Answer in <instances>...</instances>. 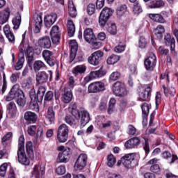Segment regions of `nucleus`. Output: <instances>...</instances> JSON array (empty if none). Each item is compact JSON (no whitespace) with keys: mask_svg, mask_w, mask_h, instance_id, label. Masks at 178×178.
Here are the masks:
<instances>
[{"mask_svg":"<svg viewBox=\"0 0 178 178\" xmlns=\"http://www.w3.org/2000/svg\"><path fill=\"white\" fill-rule=\"evenodd\" d=\"M15 98H17V105L21 108H24V105H26V96L23 90L19 89V85H14L13 86L8 95L6 96V100L9 102L15 99Z\"/></svg>","mask_w":178,"mask_h":178,"instance_id":"f257e3e1","label":"nucleus"},{"mask_svg":"<svg viewBox=\"0 0 178 178\" xmlns=\"http://www.w3.org/2000/svg\"><path fill=\"white\" fill-rule=\"evenodd\" d=\"M68 111L74 118L70 115L67 114L65 117V122L67 123V124H70V126H77L81 115V113H80L79 110L77 109V104L74 102L71 103L68 108Z\"/></svg>","mask_w":178,"mask_h":178,"instance_id":"f03ea898","label":"nucleus"},{"mask_svg":"<svg viewBox=\"0 0 178 178\" xmlns=\"http://www.w3.org/2000/svg\"><path fill=\"white\" fill-rule=\"evenodd\" d=\"M67 147L61 153L58 154V159L60 162L66 163L69 162V159L72 156L71 148H76V142L73 140H69L67 143Z\"/></svg>","mask_w":178,"mask_h":178,"instance_id":"7ed1b4c3","label":"nucleus"},{"mask_svg":"<svg viewBox=\"0 0 178 178\" xmlns=\"http://www.w3.org/2000/svg\"><path fill=\"white\" fill-rule=\"evenodd\" d=\"M69 138V127L66 124H60L57 129L58 143H66Z\"/></svg>","mask_w":178,"mask_h":178,"instance_id":"20e7f679","label":"nucleus"},{"mask_svg":"<svg viewBox=\"0 0 178 178\" xmlns=\"http://www.w3.org/2000/svg\"><path fill=\"white\" fill-rule=\"evenodd\" d=\"M113 92L116 97H126L127 90L124 83L120 81H116L113 86Z\"/></svg>","mask_w":178,"mask_h":178,"instance_id":"39448f33","label":"nucleus"},{"mask_svg":"<svg viewBox=\"0 0 178 178\" xmlns=\"http://www.w3.org/2000/svg\"><path fill=\"white\" fill-rule=\"evenodd\" d=\"M105 91V83L102 81L91 83L88 87V94H97Z\"/></svg>","mask_w":178,"mask_h":178,"instance_id":"423d86ee","label":"nucleus"},{"mask_svg":"<svg viewBox=\"0 0 178 178\" xmlns=\"http://www.w3.org/2000/svg\"><path fill=\"white\" fill-rule=\"evenodd\" d=\"M49 74L45 72V71L39 72L36 74V83L37 84H44V83H47L48 81V79H49V81H52V71L49 70L48 71Z\"/></svg>","mask_w":178,"mask_h":178,"instance_id":"0eeeda50","label":"nucleus"},{"mask_svg":"<svg viewBox=\"0 0 178 178\" xmlns=\"http://www.w3.org/2000/svg\"><path fill=\"white\" fill-rule=\"evenodd\" d=\"M144 65L146 70L152 72L155 69V66H156V56H155V54L150 53L148 57L145 59Z\"/></svg>","mask_w":178,"mask_h":178,"instance_id":"6e6552de","label":"nucleus"},{"mask_svg":"<svg viewBox=\"0 0 178 178\" xmlns=\"http://www.w3.org/2000/svg\"><path fill=\"white\" fill-rule=\"evenodd\" d=\"M103 56L104 52H102V51L98 50L95 51L90 56L88 57V63H90V65H92L93 66H98V65L101 63Z\"/></svg>","mask_w":178,"mask_h":178,"instance_id":"1a4fd4ad","label":"nucleus"},{"mask_svg":"<svg viewBox=\"0 0 178 178\" xmlns=\"http://www.w3.org/2000/svg\"><path fill=\"white\" fill-rule=\"evenodd\" d=\"M88 159V156L86 154H81L77 158L74 168L76 170H83L86 166H87V161Z\"/></svg>","mask_w":178,"mask_h":178,"instance_id":"9d476101","label":"nucleus"},{"mask_svg":"<svg viewBox=\"0 0 178 178\" xmlns=\"http://www.w3.org/2000/svg\"><path fill=\"white\" fill-rule=\"evenodd\" d=\"M62 91L61 93V101L64 104H70L72 99H73V92L72 90L67 87H65L63 89H60Z\"/></svg>","mask_w":178,"mask_h":178,"instance_id":"9b49d317","label":"nucleus"},{"mask_svg":"<svg viewBox=\"0 0 178 178\" xmlns=\"http://www.w3.org/2000/svg\"><path fill=\"white\" fill-rule=\"evenodd\" d=\"M152 92V86L147 85L146 88H142L139 91V101H147L148 97L151 96Z\"/></svg>","mask_w":178,"mask_h":178,"instance_id":"f8f14e48","label":"nucleus"},{"mask_svg":"<svg viewBox=\"0 0 178 178\" xmlns=\"http://www.w3.org/2000/svg\"><path fill=\"white\" fill-rule=\"evenodd\" d=\"M53 55L54 53L51 51L44 50L42 51V58L50 67H54V66L57 63L56 58H51Z\"/></svg>","mask_w":178,"mask_h":178,"instance_id":"ddd939ff","label":"nucleus"},{"mask_svg":"<svg viewBox=\"0 0 178 178\" xmlns=\"http://www.w3.org/2000/svg\"><path fill=\"white\" fill-rule=\"evenodd\" d=\"M83 37L85 41H86V42L88 44H92L93 45H95V43H97V37H95L92 29L90 28L86 29L84 31Z\"/></svg>","mask_w":178,"mask_h":178,"instance_id":"4468645a","label":"nucleus"},{"mask_svg":"<svg viewBox=\"0 0 178 178\" xmlns=\"http://www.w3.org/2000/svg\"><path fill=\"white\" fill-rule=\"evenodd\" d=\"M106 74V71L104 70V67H102L99 70L92 71L89 74V76L84 79L85 81H90L93 79H99L100 77H104Z\"/></svg>","mask_w":178,"mask_h":178,"instance_id":"2eb2a0df","label":"nucleus"},{"mask_svg":"<svg viewBox=\"0 0 178 178\" xmlns=\"http://www.w3.org/2000/svg\"><path fill=\"white\" fill-rule=\"evenodd\" d=\"M17 161L21 165H24L25 166H29L30 165V159L27 158L26 155V152L24 150H17Z\"/></svg>","mask_w":178,"mask_h":178,"instance_id":"dca6fc26","label":"nucleus"},{"mask_svg":"<svg viewBox=\"0 0 178 178\" xmlns=\"http://www.w3.org/2000/svg\"><path fill=\"white\" fill-rule=\"evenodd\" d=\"M142 113H143V125L144 127L148 124V115L149 113V105L147 103H143L141 106Z\"/></svg>","mask_w":178,"mask_h":178,"instance_id":"f3484780","label":"nucleus"},{"mask_svg":"<svg viewBox=\"0 0 178 178\" xmlns=\"http://www.w3.org/2000/svg\"><path fill=\"white\" fill-rule=\"evenodd\" d=\"M141 140L138 137H134L128 140L125 144L124 147L127 149H130L131 148H137L140 145Z\"/></svg>","mask_w":178,"mask_h":178,"instance_id":"a211bd4d","label":"nucleus"},{"mask_svg":"<svg viewBox=\"0 0 178 178\" xmlns=\"http://www.w3.org/2000/svg\"><path fill=\"white\" fill-rule=\"evenodd\" d=\"M24 119L29 124H33L37 122L38 117L35 113L31 111H26L24 113Z\"/></svg>","mask_w":178,"mask_h":178,"instance_id":"6ab92c4d","label":"nucleus"},{"mask_svg":"<svg viewBox=\"0 0 178 178\" xmlns=\"http://www.w3.org/2000/svg\"><path fill=\"white\" fill-rule=\"evenodd\" d=\"M87 71V66L86 65H79L75 66L72 71V74L74 77H78V76H81L84 74Z\"/></svg>","mask_w":178,"mask_h":178,"instance_id":"aec40b11","label":"nucleus"},{"mask_svg":"<svg viewBox=\"0 0 178 178\" xmlns=\"http://www.w3.org/2000/svg\"><path fill=\"white\" fill-rule=\"evenodd\" d=\"M134 154H127L122 156V165L125 168H130L131 166V162L134 161Z\"/></svg>","mask_w":178,"mask_h":178,"instance_id":"412c9836","label":"nucleus"},{"mask_svg":"<svg viewBox=\"0 0 178 178\" xmlns=\"http://www.w3.org/2000/svg\"><path fill=\"white\" fill-rule=\"evenodd\" d=\"M10 16V8H7L0 12V24H5L9 20Z\"/></svg>","mask_w":178,"mask_h":178,"instance_id":"4be33fe9","label":"nucleus"},{"mask_svg":"<svg viewBox=\"0 0 178 178\" xmlns=\"http://www.w3.org/2000/svg\"><path fill=\"white\" fill-rule=\"evenodd\" d=\"M81 116H80V122L81 126L84 127L86 124H88L90 122V113L87 111H80Z\"/></svg>","mask_w":178,"mask_h":178,"instance_id":"5701e85b","label":"nucleus"},{"mask_svg":"<svg viewBox=\"0 0 178 178\" xmlns=\"http://www.w3.org/2000/svg\"><path fill=\"white\" fill-rule=\"evenodd\" d=\"M57 16L56 14H53L44 17V26L47 29H49L55 22H56Z\"/></svg>","mask_w":178,"mask_h":178,"instance_id":"b1692460","label":"nucleus"},{"mask_svg":"<svg viewBox=\"0 0 178 178\" xmlns=\"http://www.w3.org/2000/svg\"><path fill=\"white\" fill-rule=\"evenodd\" d=\"M31 173L32 176H35V178H43L42 176H44L45 171L44 168H40V165H35Z\"/></svg>","mask_w":178,"mask_h":178,"instance_id":"393cba45","label":"nucleus"},{"mask_svg":"<svg viewBox=\"0 0 178 178\" xmlns=\"http://www.w3.org/2000/svg\"><path fill=\"white\" fill-rule=\"evenodd\" d=\"M68 13L71 17H76L77 16V9H76L73 1H70L68 3Z\"/></svg>","mask_w":178,"mask_h":178,"instance_id":"a878e982","label":"nucleus"},{"mask_svg":"<svg viewBox=\"0 0 178 178\" xmlns=\"http://www.w3.org/2000/svg\"><path fill=\"white\" fill-rule=\"evenodd\" d=\"M32 67H33L35 73H38V72H40L41 69H47V65H45V63H44V62L41 60H36L34 62Z\"/></svg>","mask_w":178,"mask_h":178,"instance_id":"bb28decb","label":"nucleus"},{"mask_svg":"<svg viewBox=\"0 0 178 178\" xmlns=\"http://www.w3.org/2000/svg\"><path fill=\"white\" fill-rule=\"evenodd\" d=\"M46 118L49 120L50 124L55 122V111L54 110V107L49 106L48 108Z\"/></svg>","mask_w":178,"mask_h":178,"instance_id":"cd10ccee","label":"nucleus"},{"mask_svg":"<svg viewBox=\"0 0 178 178\" xmlns=\"http://www.w3.org/2000/svg\"><path fill=\"white\" fill-rule=\"evenodd\" d=\"M26 151L30 159L34 158V149H33V142L29 141L26 144Z\"/></svg>","mask_w":178,"mask_h":178,"instance_id":"c85d7f7f","label":"nucleus"},{"mask_svg":"<svg viewBox=\"0 0 178 178\" xmlns=\"http://www.w3.org/2000/svg\"><path fill=\"white\" fill-rule=\"evenodd\" d=\"M4 34L6 35V37H7L8 41L10 42H12L13 44L15 41V35H13V33L9 30V27L8 26H5L3 28Z\"/></svg>","mask_w":178,"mask_h":178,"instance_id":"c756f323","label":"nucleus"},{"mask_svg":"<svg viewBox=\"0 0 178 178\" xmlns=\"http://www.w3.org/2000/svg\"><path fill=\"white\" fill-rule=\"evenodd\" d=\"M42 27V17L38 15L35 19V33H40Z\"/></svg>","mask_w":178,"mask_h":178,"instance_id":"7c9ffc66","label":"nucleus"},{"mask_svg":"<svg viewBox=\"0 0 178 178\" xmlns=\"http://www.w3.org/2000/svg\"><path fill=\"white\" fill-rule=\"evenodd\" d=\"M149 17L156 23H165V19L161 14H149Z\"/></svg>","mask_w":178,"mask_h":178,"instance_id":"2f4dec72","label":"nucleus"},{"mask_svg":"<svg viewBox=\"0 0 178 178\" xmlns=\"http://www.w3.org/2000/svg\"><path fill=\"white\" fill-rule=\"evenodd\" d=\"M163 5H165V3L162 0H151L149 8H150V9H156V8H161Z\"/></svg>","mask_w":178,"mask_h":178,"instance_id":"473e14b6","label":"nucleus"},{"mask_svg":"<svg viewBox=\"0 0 178 178\" xmlns=\"http://www.w3.org/2000/svg\"><path fill=\"white\" fill-rule=\"evenodd\" d=\"M163 33H165V27L162 25H159L155 29H154V34L159 40H161V38H163Z\"/></svg>","mask_w":178,"mask_h":178,"instance_id":"72a5a7b5","label":"nucleus"},{"mask_svg":"<svg viewBox=\"0 0 178 178\" xmlns=\"http://www.w3.org/2000/svg\"><path fill=\"white\" fill-rule=\"evenodd\" d=\"M8 113L10 115L11 118H15L17 113V108H16V104L13 102H10L8 106Z\"/></svg>","mask_w":178,"mask_h":178,"instance_id":"f704fd0d","label":"nucleus"},{"mask_svg":"<svg viewBox=\"0 0 178 178\" xmlns=\"http://www.w3.org/2000/svg\"><path fill=\"white\" fill-rule=\"evenodd\" d=\"M67 28L69 36L73 37L74 35V33L76 32V26H74L73 21L68 20Z\"/></svg>","mask_w":178,"mask_h":178,"instance_id":"c9c22d12","label":"nucleus"},{"mask_svg":"<svg viewBox=\"0 0 178 178\" xmlns=\"http://www.w3.org/2000/svg\"><path fill=\"white\" fill-rule=\"evenodd\" d=\"M12 23L14 26V30H17L19 27H20V24H22V16L20 14H17L16 17L13 19Z\"/></svg>","mask_w":178,"mask_h":178,"instance_id":"e433bc0d","label":"nucleus"},{"mask_svg":"<svg viewBox=\"0 0 178 178\" xmlns=\"http://www.w3.org/2000/svg\"><path fill=\"white\" fill-rule=\"evenodd\" d=\"M120 60V56L116 54H112L107 58L108 65H115V63H118Z\"/></svg>","mask_w":178,"mask_h":178,"instance_id":"4c0bfd02","label":"nucleus"},{"mask_svg":"<svg viewBox=\"0 0 178 178\" xmlns=\"http://www.w3.org/2000/svg\"><path fill=\"white\" fill-rule=\"evenodd\" d=\"M76 94L81 97H86V94H87V87H86V85L79 87L76 90Z\"/></svg>","mask_w":178,"mask_h":178,"instance_id":"58836bf2","label":"nucleus"},{"mask_svg":"<svg viewBox=\"0 0 178 178\" xmlns=\"http://www.w3.org/2000/svg\"><path fill=\"white\" fill-rule=\"evenodd\" d=\"M115 105H116V99L111 98L108 103V115H112L113 111H115Z\"/></svg>","mask_w":178,"mask_h":178,"instance_id":"ea45409f","label":"nucleus"},{"mask_svg":"<svg viewBox=\"0 0 178 178\" xmlns=\"http://www.w3.org/2000/svg\"><path fill=\"white\" fill-rule=\"evenodd\" d=\"M38 45H51V38L49 36L43 37L38 40Z\"/></svg>","mask_w":178,"mask_h":178,"instance_id":"a19ab883","label":"nucleus"},{"mask_svg":"<svg viewBox=\"0 0 178 178\" xmlns=\"http://www.w3.org/2000/svg\"><path fill=\"white\" fill-rule=\"evenodd\" d=\"M127 12V6L126 5H121L117 8L116 13L118 16H123L125 13Z\"/></svg>","mask_w":178,"mask_h":178,"instance_id":"79ce46f5","label":"nucleus"},{"mask_svg":"<svg viewBox=\"0 0 178 178\" xmlns=\"http://www.w3.org/2000/svg\"><path fill=\"white\" fill-rule=\"evenodd\" d=\"M113 14V11H112V10L108 7L103 8V10L100 13V15L108 19L111 17V16H112Z\"/></svg>","mask_w":178,"mask_h":178,"instance_id":"37998d69","label":"nucleus"},{"mask_svg":"<svg viewBox=\"0 0 178 178\" xmlns=\"http://www.w3.org/2000/svg\"><path fill=\"white\" fill-rule=\"evenodd\" d=\"M24 64V56H19L18 61L15 66V70H20L23 68V65Z\"/></svg>","mask_w":178,"mask_h":178,"instance_id":"c03bdc74","label":"nucleus"},{"mask_svg":"<svg viewBox=\"0 0 178 178\" xmlns=\"http://www.w3.org/2000/svg\"><path fill=\"white\" fill-rule=\"evenodd\" d=\"M97 41L95 43V45H102V43L99 41H104V40H105V38H106V34H105V33L104 32H100L98 35H97Z\"/></svg>","mask_w":178,"mask_h":178,"instance_id":"a18cd8bd","label":"nucleus"},{"mask_svg":"<svg viewBox=\"0 0 178 178\" xmlns=\"http://www.w3.org/2000/svg\"><path fill=\"white\" fill-rule=\"evenodd\" d=\"M107 31L109 33V34H111L112 35H115V34L118 33V29L116 28L115 24H111L108 28Z\"/></svg>","mask_w":178,"mask_h":178,"instance_id":"49530a36","label":"nucleus"},{"mask_svg":"<svg viewBox=\"0 0 178 178\" xmlns=\"http://www.w3.org/2000/svg\"><path fill=\"white\" fill-rule=\"evenodd\" d=\"M165 40L166 45H175V44H176L175 38H172L170 34H167V35L165 37Z\"/></svg>","mask_w":178,"mask_h":178,"instance_id":"de8ad7c7","label":"nucleus"},{"mask_svg":"<svg viewBox=\"0 0 178 178\" xmlns=\"http://www.w3.org/2000/svg\"><path fill=\"white\" fill-rule=\"evenodd\" d=\"M6 170H8V164L6 163L0 165V177H5L6 176Z\"/></svg>","mask_w":178,"mask_h":178,"instance_id":"09e8293b","label":"nucleus"},{"mask_svg":"<svg viewBox=\"0 0 178 178\" xmlns=\"http://www.w3.org/2000/svg\"><path fill=\"white\" fill-rule=\"evenodd\" d=\"M55 172L58 176H62L66 173V167H65V165H60L56 168Z\"/></svg>","mask_w":178,"mask_h":178,"instance_id":"8fccbe9b","label":"nucleus"},{"mask_svg":"<svg viewBox=\"0 0 178 178\" xmlns=\"http://www.w3.org/2000/svg\"><path fill=\"white\" fill-rule=\"evenodd\" d=\"M17 151H24V136H21L19 138Z\"/></svg>","mask_w":178,"mask_h":178,"instance_id":"3c124183","label":"nucleus"},{"mask_svg":"<svg viewBox=\"0 0 178 178\" xmlns=\"http://www.w3.org/2000/svg\"><path fill=\"white\" fill-rule=\"evenodd\" d=\"M133 10L135 15H140V13H143V8H141V5H140V3H135Z\"/></svg>","mask_w":178,"mask_h":178,"instance_id":"603ef678","label":"nucleus"},{"mask_svg":"<svg viewBox=\"0 0 178 178\" xmlns=\"http://www.w3.org/2000/svg\"><path fill=\"white\" fill-rule=\"evenodd\" d=\"M107 161V165L110 168H112V166H113V165L116 163V159L115 158V156H113V154H110L108 156Z\"/></svg>","mask_w":178,"mask_h":178,"instance_id":"864d4df0","label":"nucleus"},{"mask_svg":"<svg viewBox=\"0 0 178 178\" xmlns=\"http://www.w3.org/2000/svg\"><path fill=\"white\" fill-rule=\"evenodd\" d=\"M122 77V75L120 74V72L115 71L111 73L110 75V80H112V81H116V80H119Z\"/></svg>","mask_w":178,"mask_h":178,"instance_id":"5fc2aeb1","label":"nucleus"},{"mask_svg":"<svg viewBox=\"0 0 178 178\" xmlns=\"http://www.w3.org/2000/svg\"><path fill=\"white\" fill-rule=\"evenodd\" d=\"M50 35L55 37V35H60V32L59 31V26L55 25L54 26L50 31Z\"/></svg>","mask_w":178,"mask_h":178,"instance_id":"6e6d98bb","label":"nucleus"},{"mask_svg":"<svg viewBox=\"0 0 178 178\" xmlns=\"http://www.w3.org/2000/svg\"><path fill=\"white\" fill-rule=\"evenodd\" d=\"M163 88L165 97H169V95L175 97V89H168L165 86H163Z\"/></svg>","mask_w":178,"mask_h":178,"instance_id":"4d7b16f0","label":"nucleus"},{"mask_svg":"<svg viewBox=\"0 0 178 178\" xmlns=\"http://www.w3.org/2000/svg\"><path fill=\"white\" fill-rule=\"evenodd\" d=\"M108 20H109V18L100 14L99 17V23L100 26H102V27H104V26L106 24V22H108Z\"/></svg>","mask_w":178,"mask_h":178,"instance_id":"13d9d810","label":"nucleus"},{"mask_svg":"<svg viewBox=\"0 0 178 178\" xmlns=\"http://www.w3.org/2000/svg\"><path fill=\"white\" fill-rule=\"evenodd\" d=\"M145 143H143V149L145 152V155L147 156L149 154V142L148 139L144 138Z\"/></svg>","mask_w":178,"mask_h":178,"instance_id":"bf43d9fd","label":"nucleus"},{"mask_svg":"<svg viewBox=\"0 0 178 178\" xmlns=\"http://www.w3.org/2000/svg\"><path fill=\"white\" fill-rule=\"evenodd\" d=\"M35 130H37V126L31 125L27 128V133L29 136H35Z\"/></svg>","mask_w":178,"mask_h":178,"instance_id":"052dcab7","label":"nucleus"},{"mask_svg":"<svg viewBox=\"0 0 178 178\" xmlns=\"http://www.w3.org/2000/svg\"><path fill=\"white\" fill-rule=\"evenodd\" d=\"M43 99H44V95H42V93L37 92L33 105H38V102L39 103L42 102Z\"/></svg>","mask_w":178,"mask_h":178,"instance_id":"680f3d73","label":"nucleus"},{"mask_svg":"<svg viewBox=\"0 0 178 178\" xmlns=\"http://www.w3.org/2000/svg\"><path fill=\"white\" fill-rule=\"evenodd\" d=\"M137 134V129L131 124L128 126V134L129 136H136Z\"/></svg>","mask_w":178,"mask_h":178,"instance_id":"e2e57ef3","label":"nucleus"},{"mask_svg":"<svg viewBox=\"0 0 178 178\" xmlns=\"http://www.w3.org/2000/svg\"><path fill=\"white\" fill-rule=\"evenodd\" d=\"M88 14L91 16V15H94L95 13V5L90 3L87 7Z\"/></svg>","mask_w":178,"mask_h":178,"instance_id":"0e129e2a","label":"nucleus"},{"mask_svg":"<svg viewBox=\"0 0 178 178\" xmlns=\"http://www.w3.org/2000/svg\"><path fill=\"white\" fill-rule=\"evenodd\" d=\"M36 95H37V94H35V89H34V88L31 89V90L29 91V97L31 98V104H34V102L35 101Z\"/></svg>","mask_w":178,"mask_h":178,"instance_id":"69168bd1","label":"nucleus"},{"mask_svg":"<svg viewBox=\"0 0 178 178\" xmlns=\"http://www.w3.org/2000/svg\"><path fill=\"white\" fill-rule=\"evenodd\" d=\"M150 170L153 173H159L161 172V168L159 167V165H158V164L152 165L150 166Z\"/></svg>","mask_w":178,"mask_h":178,"instance_id":"338daca9","label":"nucleus"},{"mask_svg":"<svg viewBox=\"0 0 178 178\" xmlns=\"http://www.w3.org/2000/svg\"><path fill=\"white\" fill-rule=\"evenodd\" d=\"M54 98V92L49 90L44 95V101H52Z\"/></svg>","mask_w":178,"mask_h":178,"instance_id":"774afa93","label":"nucleus"}]
</instances>
